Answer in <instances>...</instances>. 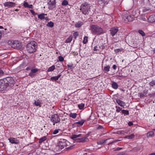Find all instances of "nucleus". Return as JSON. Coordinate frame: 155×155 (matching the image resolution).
Here are the masks:
<instances>
[{"instance_id":"55","label":"nucleus","mask_w":155,"mask_h":155,"mask_svg":"<svg viewBox=\"0 0 155 155\" xmlns=\"http://www.w3.org/2000/svg\"><path fill=\"white\" fill-rule=\"evenodd\" d=\"M33 73L31 72L29 74V75L31 77H33L34 76V74Z\"/></svg>"},{"instance_id":"6","label":"nucleus","mask_w":155,"mask_h":155,"mask_svg":"<svg viewBox=\"0 0 155 155\" xmlns=\"http://www.w3.org/2000/svg\"><path fill=\"white\" fill-rule=\"evenodd\" d=\"M8 85L5 82L0 81V91L4 93L6 91L8 90L9 89Z\"/></svg>"},{"instance_id":"26","label":"nucleus","mask_w":155,"mask_h":155,"mask_svg":"<svg viewBox=\"0 0 155 155\" xmlns=\"http://www.w3.org/2000/svg\"><path fill=\"white\" fill-rule=\"evenodd\" d=\"M55 68V66L54 65H52L51 67L49 68L48 70V72H50L53 71Z\"/></svg>"},{"instance_id":"3","label":"nucleus","mask_w":155,"mask_h":155,"mask_svg":"<svg viewBox=\"0 0 155 155\" xmlns=\"http://www.w3.org/2000/svg\"><path fill=\"white\" fill-rule=\"evenodd\" d=\"M70 144V143L67 140L63 139H60L58 143L57 147L61 150L65 147L68 146Z\"/></svg>"},{"instance_id":"37","label":"nucleus","mask_w":155,"mask_h":155,"mask_svg":"<svg viewBox=\"0 0 155 155\" xmlns=\"http://www.w3.org/2000/svg\"><path fill=\"white\" fill-rule=\"evenodd\" d=\"M38 71V69L36 68H32L31 70V72L33 73H35L37 72Z\"/></svg>"},{"instance_id":"15","label":"nucleus","mask_w":155,"mask_h":155,"mask_svg":"<svg viewBox=\"0 0 155 155\" xmlns=\"http://www.w3.org/2000/svg\"><path fill=\"white\" fill-rule=\"evenodd\" d=\"M116 101L117 103L121 107H124L126 105L125 103L124 102L119 99L116 100Z\"/></svg>"},{"instance_id":"33","label":"nucleus","mask_w":155,"mask_h":155,"mask_svg":"<svg viewBox=\"0 0 155 155\" xmlns=\"http://www.w3.org/2000/svg\"><path fill=\"white\" fill-rule=\"evenodd\" d=\"M84 104L83 103H81L78 105V107L80 109H82L84 108Z\"/></svg>"},{"instance_id":"24","label":"nucleus","mask_w":155,"mask_h":155,"mask_svg":"<svg viewBox=\"0 0 155 155\" xmlns=\"http://www.w3.org/2000/svg\"><path fill=\"white\" fill-rule=\"evenodd\" d=\"M134 135L133 134H132L130 135H128L125 137V138L128 139H131L134 138Z\"/></svg>"},{"instance_id":"30","label":"nucleus","mask_w":155,"mask_h":155,"mask_svg":"<svg viewBox=\"0 0 155 155\" xmlns=\"http://www.w3.org/2000/svg\"><path fill=\"white\" fill-rule=\"evenodd\" d=\"M122 114H124V115L129 114V111L127 110H123L122 111Z\"/></svg>"},{"instance_id":"20","label":"nucleus","mask_w":155,"mask_h":155,"mask_svg":"<svg viewBox=\"0 0 155 155\" xmlns=\"http://www.w3.org/2000/svg\"><path fill=\"white\" fill-rule=\"evenodd\" d=\"M109 1V0H99L98 2L100 4L103 3L104 5H106L108 3Z\"/></svg>"},{"instance_id":"18","label":"nucleus","mask_w":155,"mask_h":155,"mask_svg":"<svg viewBox=\"0 0 155 155\" xmlns=\"http://www.w3.org/2000/svg\"><path fill=\"white\" fill-rule=\"evenodd\" d=\"M148 20L149 21H150L151 22L155 21V15L150 16L149 18H148Z\"/></svg>"},{"instance_id":"2","label":"nucleus","mask_w":155,"mask_h":155,"mask_svg":"<svg viewBox=\"0 0 155 155\" xmlns=\"http://www.w3.org/2000/svg\"><path fill=\"white\" fill-rule=\"evenodd\" d=\"M81 136V134H79L78 135H73L71 137V138L74 141V142H76L84 143L88 141L89 139L86 136L81 138H77L80 137Z\"/></svg>"},{"instance_id":"14","label":"nucleus","mask_w":155,"mask_h":155,"mask_svg":"<svg viewBox=\"0 0 155 155\" xmlns=\"http://www.w3.org/2000/svg\"><path fill=\"white\" fill-rule=\"evenodd\" d=\"M118 30V29L117 28L114 27L111 28L110 30V33L112 36H114L117 32Z\"/></svg>"},{"instance_id":"22","label":"nucleus","mask_w":155,"mask_h":155,"mask_svg":"<svg viewBox=\"0 0 155 155\" xmlns=\"http://www.w3.org/2000/svg\"><path fill=\"white\" fill-rule=\"evenodd\" d=\"M83 25V23L81 21H78L76 23L75 25V26L77 28H79Z\"/></svg>"},{"instance_id":"31","label":"nucleus","mask_w":155,"mask_h":155,"mask_svg":"<svg viewBox=\"0 0 155 155\" xmlns=\"http://www.w3.org/2000/svg\"><path fill=\"white\" fill-rule=\"evenodd\" d=\"M77 115V114L76 113H71L70 114V116L73 118H75L76 117Z\"/></svg>"},{"instance_id":"50","label":"nucleus","mask_w":155,"mask_h":155,"mask_svg":"<svg viewBox=\"0 0 155 155\" xmlns=\"http://www.w3.org/2000/svg\"><path fill=\"white\" fill-rule=\"evenodd\" d=\"M138 95L140 97H142L145 96V94L144 93H140L138 94Z\"/></svg>"},{"instance_id":"59","label":"nucleus","mask_w":155,"mask_h":155,"mask_svg":"<svg viewBox=\"0 0 155 155\" xmlns=\"http://www.w3.org/2000/svg\"><path fill=\"white\" fill-rule=\"evenodd\" d=\"M28 8H33V6L31 5H28Z\"/></svg>"},{"instance_id":"46","label":"nucleus","mask_w":155,"mask_h":155,"mask_svg":"<svg viewBox=\"0 0 155 155\" xmlns=\"http://www.w3.org/2000/svg\"><path fill=\"white\" fill-rule=\"evenodd\" d=\"M122 50V49H118L114 50V51L117 53H118L120 51H121Z\"/></svg>"},{"instance_id":"28","label":"nucleus","mask_w":155,"mask_h":155,"mask_svg":"<svg viewBox=\"0 0 155 155\" xmlns=\"http://www.w3.org/2000/svg\"><path fill=\"white\" fill-rule=\"evenodd\" d=\"M73 37L72 36H69L66 40V42L67 43H70L72 40Z\"/></svg>"},{"instance_id":"17","label":"nucleus","mask_w":155,"mask_h":155,"mask_svg":"<svg viewBox=\"0 0 155 155\" xmlns=\"http://www.w3.org/2000/svg\"><path fill=\"white\" fill-rule=\"evenodd\" d=\"M42 101L38 100L37 101H35L34 102V104L36 106H41V104Z\"/></svg>"},{"instance_id":"56","label":"nucleus","mask_w":155,"mask_h":155,"mask_svg":"<svg viewBox=\"0 0 155 155\" xmlns=\"http://www.w3.org/2000/svg\"><path fill=\"white\" fill-rule=\"evenodd\" d=\"M148 91V90H145L143 91V93H144V94H145V95H146L147 94Z\"/></svg>"},{"instance_id":"39","label":"nucleus","mask_w":155,"mask_h":155,"mask_svg":"<svg viewBox=\"0 0 155 155\" xmlns=\"http://www.w3.org/2000/svg\"><path fill=\"white\" fill-rule=\"evenodd\" d=\"M51 80H52V81H57V80H58V78H57V76H55V77H51Z\"/></svg>"},{"instance_id":"7","label":"nucleus","mask_w":155,"mask_h":155,"mask_svg":"<svg viewBox=\"0 0 155 155\" xmlns=\"http://www.w3.org/2000/svg\"><path fill=\"white\" fill-rule=\"evenodd\" d=\"M134 20L133 15H129L127 14H125L123 16V20L125 23L128 21H132Z\"/></svg>"},{"instance_id":"42","label":"nucleus","mask_w":155,"mask_h":155,"mask_svg":"<svg viewBox=\"0 0 155 155\" xmlns=\"http://www.w3.org/2000/svg\"><path fill=\"white\" fill-rule=\"evenodd\" d=\"M58 59L59 61L61 62H63L64 61V58L61 56H59L58 57Z\"/></svg>"},{"instance_id":"40","label":"nucleus","mask_w":155,"mask_h":155,"mask_svg":"<svg viewBox=\"0 0 155 155\" xmlns=\"http://www.w3.org/2000/svg\"><path fill=\"white\" fill-rule=\"evenodd\" d=\"M60 130L59 129H57V130H55L52 131V133L53 134H58V132Z\"/></svg>"},{"instance_id":"1","label":"nucleus","mask_w":155,"mask_h":155,"mask_svg":"<svg viewBox=\"0 0 155 155\" xmlns=\"http://www.w3.org/2000/svg\"><path fill=\"white\" fill-rule=\"evenodd\" d=\"M37 43L34 41H32L28 43L26 46L27 51L30 53L34 52L36 50Z\"/></svg>"},{"instance_id":"27","label":"nucleus","mask_w":155,"mask_h":155,"mask_svg":"<svg viewBox=\"0 0 155 155\" xmlns=\"http://www.w3.org/2000/svg\"><path fill=\"white\" fill-rule=\"evenodd\" d=\"M109 139H107L104 140L99 141V142L97 143L99 145H102L104 144L105 143H106L107 142V141Z\"/></svg>"},{"instance_id":"8","label":"nucleus","mask_w":155,"mask_h":155,"mask_svg":"<svg viewBox=\"0 0 155 155\" xmlns=\"http://www.w3.org/2000/svg\"><path fill=\"white\" fill-rule=\"evenodd\" d=\"M60 119L57 114H54L52 115L51 120L53 123V125L55 124L58 123L60 122Z\"/></svg>"},{"instance_id":"44","label":"nucleus","mask_w":155,"mask_h":155,"mask_svg":"<svg viewBox=\"0 0 155 155\" xmlns=\"http://www.w3.org/2000/svg\"><path fill=\"white\" fill-rule=\"evenodd\" d=\"M46 139V137H43L42 138H41L39 140V141L41 142H42L43 141H45Z\"/></svg>"},{"instance_id":"62","label":"nucleus","mask_w":155,"mask_h":155,"mask_svg":"<svg viewBox=\"0 0 155 155\" xmlns=\"http://www.w3.org/2000/svg\"><path fill=\"white\" fill-rule=\"evenodd\" d=\"M73 146H71L68 148V149H71L73 148Z\"/></svg>"},{"instance_id":"57","label":"nucleus","mask_w":155,"mask_h":155,"mask_svg":"<svg viewBox=\"0 0 155 155\" xmlns=\"http://www.w3.org/2000/svg\"><path fill=\"white\" fill-rule=\"evenodd\" d=\"M119 140H116L114 141H113L112 142H111V143H109L108 144H110L111 143H115V142H117V141H119Z\"/></svg>"},{"instance_id":"43","label":"nucleus","mask_w":155,"mask_h":155,"mask_svg":"<svg viewBox=\"0 0 155 155\" xmlns=\"http://www.w3.org/2000/svg\"><path fill=\"white\" fill-rule=\"evenodd\" d=\"M117 133L118 134H124V132L123 130L118 131Z\"/></svg>"},{"instance_id":"11","label":"nucleus","mask_w":155,"mask_h":155,"mask_svg":"<svg viewBox=\"0 0 155 155\" xmlns=\"http://www.w3.org/2000/svg\"><path fill=\"white\" fill-rule=\"evenodd\" d=\"M12 48L15 49L19 48H21V43L18 41H14Z\"/></svg>"},{"instance_id":"63","label":"nucleus","mask_w":155,"mask_h":155,"mask_svg":"<svg viewBox=\"0 0 155 155\" xmlns=\"http://www.w3.org/2000/svg\"><path fill=\"white\" fill-rule=\"evenodd\" d=\"M141 19L143 20L144 21H146V18H142Z\"/></svg>"},{"instance_id":"51","label":"nucleus","mask_w":155,"mask_h":155,"mask_svg":"<svg viewBox=\"0 0 155 155\" xmlns=\"http://www.w3.org/2000/svg\"><path fill=\"white\" fill-rule=\"evenodd\" d=\"M103 128V127L101 125H99L97 127V129L100 130Z\"/></svg>"},{"instance_id":"29","label":"nucleus","mask_w":155,"mask_h":155,"mask_svg":"<svg viewBox=\"0 0 155 155\" xmlns=\"http://www.w3.org/2000/svg\"><path fill=\"white\" fill-rule=\"evenodd\" d=\"M54 26V23L52 22L51 21L48 22L47 25V26L49 27H52Z\"/></svg>"},{"instance_id":"25","label":"nucleus","mask_w":155,"mask_h":155,"mask_svg":"<svg viewBox=\"0 0 155 155\" xmlns=\"http://www.w3.org/2000/svg\"><path fill=\"white\" fill-rule=\"evenodd\" d=\"M112 85V87L115 89H117L118 87L117 84L115 82H113Z\"/></svg>"},{"instance_id":"23","label":"nucleus","mask_w":155,"mask_h":155,"mask_svg":"<svg viewBox=\"0 0 155 155\" xmlns=\"http://www.w3.org/2000/svg\"><path fill=\"white\" fill-rule=\"evenodd\" d=\"M110 66L109 65H108L106 67H105L104 68V71L105 73H107L110 71Z\"/></svg>"},{"instance_id":"34","label":"nucleus","mask_w":155,"mask_h":155,"mask_svg":"<svg viewBox=\"0 0 155 155\" xmlns=\"http://www.w3.org/2000/svg\"><path fill=\"white\" fill-rule=\"evenodd\" d=\"M87 38L88 37L87 36H85L84 37V40L83 41V42L84 44H85L88 41Z\"/></svg>"},{"instance_id":"54","label":"nucleus","mask_w":155,"mask_h":155,"mask_svg":"<svg viewBox=\"0 0 155 155\" xmlns=\"http://www.w3.org/2000/svg\"><path fill=\"white\" fill-rule=\"evenodd\" d=\"M128 125L129 126H131L133 125V123H132V122H129L128 123Z\"/></svg>"},{"instance_id":"32","label":"nucleus","mask_w":155,"mask_h":155,"mask_svg":"<svg viewBox=\"0 0 155 155\" xmlns=\"http://www.w3.org/2000/svg\"><path fill=\"white\" fill-rule=\"evenodd\" d=\"M101 50L100 46H95L94 49V51H96L97 50Z\"/></svg>"},{"instance_id":"16","label":"nucleus","mask_w":155,"mask_h":155,"mask_svg":"<svg viewBox=\"0 0 155 155\" xmlns=\"http://www.w3.org/2000/svg\"><path fill=\"white\" fill-rule=\"evenodd\" d=\"M84 122V120H81V121L76 122L74 123V124L78 127H79L82 125Z\"/></svg>"},{"instance_id":"19","label":"nucleus","mask_w":155,"mask_h":155,"mask_svg":"<svg viewBox=\"0 0 155 155\" xmlns=\"http://www.w3.org/2000/svg\"><path fill=\"white\" fill-rule=\"evenodd\" d=\"M154 135V133L153 131H150L147 133V137H153Z\"/></svg>"},{"instance_id":"5","label":"nucleus","mask_w":155,"mask_h":155,"mask_svg":"<svg viewBox=\"0 0 155 155\" xmlns=\"http://www.w3.org/2000/svg\"><path fill=\"white\" fill-rule=\"evenodd\" d=\"M91 28L94 33L97 35H101L104 33L102 28L97 25H93Z\"/></svg>"},{"instance_id":"38","label":"nucleus","mask_w":155,"mask_h":155,"mask_svg":"<svg viewBox=\"0 0 155 155\" xmlns=\"http://www.w3.org/2000/svg\"><path fill=\"white\" fill-rule=\"evenodd\" d=\"M138 32L142 36H145V34L143 31L139 30Z\"/></svg>"},{"instance_id":"36","label":"nucleus","mask_w":155,"mask_h":155,"mask_svg":"<svg viewBox=\"0 0 155 155\" xmlns=\"http://www.w3.org/2000/svg\"><path fill=\"white\" fill-rule=\"evenodd\" d=\"M68 4V2L66 0H64L62 3V5H66Z\"/></svg>"},{"instance_id":"21","label":"nucleus","mask_w":155,"mask_h":155,"mask_svg":"<svg viewBox=\"0 0 155 155\" xmlns=\"http://www.w3.org/2000/svg\"><path fill=\"white\" fill-rule=\"evenodd\" d=\"M45 15H46V14L44 13H42L38 15V17L40 19L42 20L45 18Z\"/></svg>"},{"instance_id":"53","label":"nucleus","mask_w":155,"mask_h":155,"mask_svg":"<svg viewBox=\"0 0 155 155\" xmlns=\"http://www.w3.org/2000/svg\"><path fill=\"white\" fill-rule=\"evenodd\" d=\"M122 149V148H120V147H117V148H116L114 150V151H118V150H119L121 149Z\"/></svg>"},{"instance_id":"52","label":"nucleus","mask_w":155,"mask_h":155,"mask_svg":"<svg viewBox=\"0 0 155 155\" xmlns=\"http://www.w3.org/2000/svg\"><path fill=\"white\" fill-rule=\"evenodd\" d=\"M4 74V72L2 70H0V77L3 75Z\"/></svg>"},{"instance_id":"35","label":"nucleus","mask_w":155,"mask_h":155,"mask_svg":"<svg viewBox=\"0 0 155 155\" xmlns=\"http://www.w3.org/2000/svg\"><path fill=\"white\" fill-rule=\"evenodd\" d=\"M14 41L9 40L8 41L7 43L8 45H10L12 47V46L13 44V42H14Z\"/></svg>"},{"instance_id":"61","label":"nucleus","mask_w":155,"mask_h":155,"mask_svg":"<svg viewBox=\"0 0 155 155\" xmlns=\"http://www.w3.org/2000/svg\"><path fill=\"white\" fill-rule=\"evenodd\" d=\"M67 66L68 68H71L72 67V65H67Z\"/></svg>"},{"instance_id":"47","label":"nucleus","mask_w":155,"mask_h":155,"mask_svg":"<svg viewBox=\"0 0 155 155\" xmlns=\"http://www.w3.org/2000/svg\"><path fill=\"white\" fill-rule=\"evenodd\" d=\"M116 111L117 112H119L121 110L120 108L119 107L116 106Z\"/></svg>"},{"instance_id":"48","label":"nucleus","mask_w":155,"mask_h":155,"mask_svg":"<svg viewBox=\"0 0 155 155\" xmlns=\"http://www.w3.org/2000/svg\"><path fill=\"white\" fill-rule=\"evenodd\" d=\"M28 3L27 2H25L23 4L25 8H28Z\"/></svg>"},{"instance_id":"9","label":"nucleus","mask_w":155,"mask_h":155,"mask_svg":"<svg viewBox=\"0 0 155 155\" xmlns=\"http://www.w3.org/2000/svg\"><path fill=\"white\" fill-rule=\"evenodd\" d=\"M6 80L7 82L6 83L8 84V87L10 89L14 85L15 81L12 78H7Z\"/></svg>"},{"instance_id":"10","label":"nucleus","mask_w":155,"mask_h":155,"mask_svg":"<svg viewBox=\"0 0 155 155\" xmlns=\"http://www.w3.org/2000/svg\"><path fill=\"white\" fill-rule=\"evenodd\" d=\"M55 0H48V7L50 9H52L55 6Z\"/></svg>"},{"instance_id":"60","label":"nucleus","mask_w":155,"mask_h":155,"mask_svg":"<svg viewBox=\"0 0 155 155\" xmlns=\"http://www.w3.org/2000/svg\"><path fill=\"white\" fill-rule=\"evenodd\" d=\"M112 68L116 70V66L115 64L113 66Z\"/></svg>"},{"instance_id":"41","label":"nucleus","mask_w":155,"mask_h":155,"mask_svg":"<svg viewBox=\"0 0 155 155\" xmlns=\"http://www.w3.org/2000/svg\"><path fill=\"white\" fill-rule=\"evenodd\" d=\"M149 84L150 85L152 86H153L155 85V81H153L150 82L149 83Z\"/></svg>"},{"instance_id":"49","label":"nucleus","mask_w":155,"mask_h":155,"mask_svg":"<svg viewBox=\"0 0 155 155\" xmlns=\"http://www.w3.org/2000/svg\"><path fill=\"white\" fill-rule=\"evenodd\" d=\"M105 46V44H103L101 46H100L101 50H103L104 49Z\"/></svg>"},{"instance_id":"12","label":"nucleus","mask_w":155,"mask_h":155,"mask_svg":"<svg viewBox=\"0 0 155 155\" xmlns=\"http://www.w3.org/2000/svg\"><path fill=\"white\" fill-rule=\"evenodd\" d=\"M15 5L16 4L15 3L11 2H6L4 3V5L5 7H8L9 8L14 7Z\"/></svg>"},{"instance_id":"45","label":"nucleus","mask_w":155,"mask_h":155,"mask_svg":"<svg viewBox=\"0 0 155 155\" xmlns=\"http://www.w3.org/2000/svg\"><path fill=\"white\" fill-rule=\"evenodd\" d=\"M73 35L74 36L75 38H76L78 35V32H74L73 33Z\"/></svg>"},{"instance_id":"58","label":"nucleus","mask_w":155,"mask_h":155,"mask_svg":"<svg viewBox=\"0 0 155 155\" xmlns=\"http://www.w3.org/2000/svg\"><path fill=\"white\" fill-rule=\"evenodd\" d=\"M30 12L33 15H34L35 14V12L33 10H30Z\"/></svg>"},{"instance_id":"4","label":"nucleus","mask_w":155,"mask_h":155,"mask_svg":"<svg viewBox=\"0 0 155 155\" xmlns=\"http://www.w3.org/2000/svg\"><path fill=\"white\" fill-rule=\"evenodd\" d=\"M80 10L85 15L88 14L90 11V6L87 2L82 4Z\"/></svg>"},{"instance_id":"13","label":"nucleus","mask_w":155,"mask_h":155,"mask_svg":"<svg viewBox=\"0 0 155 155\" xmlns=\"http://www.w3.org/2000/svg\"><path fill=\"white\" fill-rule=\"evenodd\" d=\"M9 142L12 143L18 144L19 142V140L17 138L14 137H10L8 139Z\"/></svg>"},{"instance_id":"64","label":"nucleus","mask_w":155,"mask_h":155,"mask_svg":"<svg viewBox=\"0 0 155 155\" xmlns=\"http://www.w3.org/2000/svg\"><path fill=\"white\" fill-rule=\"evenodd\" d=\"M61 74H59L58 76H56L57 78H58V79L61 76Z\"/></svg>"}]
</instances>
